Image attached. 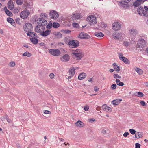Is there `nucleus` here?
Here are the masks:
<instances>
[{"mask_svg": "<svg viewBox=\"0 0 148 148\" xmlns=\"http://www.w3.org/2000/svg\"><path fill=\"white\" fill-rule=\"evenodd\" d=\"M20 19L19 18H18L16 20V22L18 24H20Z\"/></svg>", "mask_w": 148, "mask_h": 148, "instance_id": "nucleus-60", "label": "nucleus"}, {"mask_svg": "<svg viewBox=\"0 0 148 148\" xmlns=\"http://www.w3.org/2000/svg\"><path fill=\"white\" fill-rule=\"evenodd\" d=\"M8 8L10 10H12L14 8V5L12 1L10 0L8 1Z\"/></svg>", "mask_w": 148, "mask_h": 148, "instance_id": "nucleus-20", "label": "nucleus"}, {"mask_svg": "<svg viewBox=\"0 0 148 148\" xmlns=\"http://www.w3.org/2000/svg\"><path fill=\"white\" fill-rule=\"evenodd\" d=\"M114 78L115 79L117 78L120 79L121 77L119 75L117 74H114L113 75Z\"/></svg>", "mask_w": 148, "mask_h": 148, "instance_id": "nucleus-45", "label": "nucleus"}, {"mask_svg": "<svg viewBox=\"0 0 148 148\" xmlns=\"http://www.w3.org/2000/svg\"><path fill=\"white\" fill-rule=\"evenodd\" d=\"M129 34L132 38H134L138 34V31L134 29H131L129 30Z\"/></svg>", "mask_w": 148, "mask_h": 148, "instance_id": "nucleus-10", "label": "nucleus"}, {"mask_svg": "<svg viewBox=\"0 0 148 148\" xmlns=\"http://www.w3.org/2000/svg\"><path fill=\"white\" fill-rule=\"evenodd\" d=\"M75 124L77 126L79 127H82L84 126L83 123L80 121H78Z\"/></svg>", "mask_w": 148, "mask_h": 148, "instance_id": "nucleus-30", "label": "nucleus"}, {"mask_svg": "<svg viewBox=\"0 0 148 148\" xmlns=\"http://www.w3.org/2000/svg\"><path fill=\"white\" fill-rule=\"evenodd\" d=\"M124 85L123 83L122 82H121L119 83L118 84H117L118 85H119L120 86H123Z\"/></svg>", "mask_w": 148, "mask_h": 148, "instance_id": "nucleus-62", "label": "nucleus"}, {"mask_svg": "<svg viewBox=\"0 0 148 148\" xmlns=\"http://www.w3.org/2000/svg\"><path fill=\"white\" fill-rule=\"evenodd\" d=\"M135 70L139 74H141L143 73V71L142 70L139 68L135 69Z\"/></svg>", "mask_w": 148, "mask_h": 148, "instance_id": "nucleus-39", "label": "nucleus"}, {"mask_svg": "<svg viewBox=\"0 0 148 148\" xmlns=\"http://www.w3.org/2000/svg\"><path fill=\"white\" fill-rule=\"evenodd\" d=\"M70 57L68 54H66L60 58L61 60L64 62H66L69 60Z\"/></svg>", "mask_w": 148, "mask_h": 148, "instance_id": "nucleus-11", "label": "nucleus"}, {"mask_svg": "<svg viewBox=\"0 0 148 148\" xmlns=\"http://www.w3.org/2000/svg\"><path fill=\"white\" fill-rule=\"evenodd\" d=\"M82 52V51L79 49H77L75 50H73L72 51V55H74V53H80Z\"/></svg>", "mask_w": 148, "mask_h": 148, "instance_id": "nucleus-35", "label": "nucleus"}, {"mask_svg": "<svg viewBox=\"0 0 148 148\" xmlns=\"http://www.w3.org/2000/svg\"><path fill=\"white\" fill-rule=\"evenodd\" d=\"M121 60L125 64H130V61L126 57H124L122 59H121Z\"/></svg>", "mask_w": 148, "mask_h": 148, "instance_id": "nucleus-34", "label": "nucleus"}, {"mask_svg": "<svg viewBox=\"0 0 148 148\" xmlns=\"http://www.w3.org/2000/svg\"><path fill=\"white\" fill-rule=\"evenodd\" d=\"M4 10L6 14H7L8 16L10 17H11L12 16V14L10 11L9 10L7 9V8L6 7H5L4 8Z\"/></svg>", "mask_w": 148, "mask_h": 148, "instance_id": "nucleus-24", "label": "nucleus"}, {"mask_svg": "<svg viewBox=\"0 0 148 148\" xmlns=\"http://www.w3.org/2000/svg\"><path fill=\"white\" fill-rule=\"evenodd\" d=\"M71 17L75 19H78L81 18V15L79 13H76L72 15Z\"/></svg>", "mask_w": 148, "mask_h": 148, "instance_id": "nucleus-21", "label": "nucleus"}, {"mask_svg": "<svg viewBox=\"0 0 148 148\" xmlns=\"http://www.w3.org/2000/svg\"><path fill=\"white\" fill-rule=\"evenodd\" d=\"M137 94L138 95V97H141L143 96L144 94L140 92H138Z\"/></svg>", "mask_w": 148, "mask_h": 148, "instance_id": "nucleus-44", "label": "nucleus"}, {"mask_svg": "<svg viewBox=\"0 0 148 148\" xmlns=\"http://www.w3.org/2000/svg\"><path fill=\"white\" fill-rule=\"evenodd\" d=\"M147 42L143 39H139L137 42V45L136 46V49L138 51H141L143 50L144 47H146Z\"/></svg>", "mask_w": 148, "mask_h": 148, "instance_id": "nucleus-1", "label": "nucleus"}, {"mask_svg": "<svg viewBox=\"0 0 148 148\" xmlns=\"http://www.w3.org/2000/svg\"><path fill=\"white\" fill-rule=\"evenodd\" d=\"M121 25L118 22H115L112 24V29L115 30L117 31L119 30L121 28Z\"/></svg>", "mask_w": 148, "mask_h": 148, "instance_id": "nucleus-8", "label": "nucleus"}, {"mask_svg": "<svg viewBox=\"0 0 148 148\" xmlns=\"http://www.w3.org/2000/svg\"><path fill=\"white\" fill-rule=\"evenodd\" d=\"M116 85L115 84H113L111 86V88L113 90L115 89L116 87Z\"/></svg>", "mask_w": 148, "mask_h": 148, "instance_id": "nucleus-51", "label": "nucleus"}, {"mask_svg": "<svg viewBox=\"0 0 148 148\" xmlns=\"http://www.w3.org/2000/svg\"><path fill=\"white\" fill-rule=\"evenodd\" d=\"M49 51L51 55L55 56H58L61 53L60 51L57 49H50Z\"/></svg>", "mask_w": 148, "mask_h": 148, "instance_id": "nucleus-5", "label": "nucleus"}, {"mask_svg": "<svg viewBox=\"0 0 148 148\" xmlns=\"http://www.w3.org/2000/svg\"><path fill=\"white\" fill-rule=\"evenodd\" d=\"M89 107L86 105L84 108V110L86 111H87L89 109Z\"/></svg>", "mask_w": 148, "mask_h": 148, "instance_id": "nucleus-57", "label": "nucleus"}, {"mask_svg": "<svg viewBox=\"0 0 148 148\" xmlns=\"http://www.w3.org/2000/svg\"><path fill=\"white\" fill-rule=\"evenodd\" d=\"M52 24L51 23L50 24L49 23V24L47 25L46 26V28L47 29H50L52 27Z\"/></svg>", "mask_w": 148, "mask_h": 148, "instance_id": "nucleus-43", "label": "nucleus"}, {"mask_svg": "<svg viewBox=\"0 0 148 148\" xmlns=\"http://www.w3.org/2000/svg\"><path fill=\"white\" fill-rule=\"evenodd\" d=\"M73 26L75 28H79V25L78 23H74L72 24Z\"/></svg>", "mask_w": 148, "mask_h": 148, "instance_id": "nucleus-42", "label": "nucleus"}, {"mask_svg": "<svg viewBox=\"0 0 148 148\" xmlns=\"http://www.w3.org/2000/svg\"><path fill=\"white\" fill-rule=\"evenodd\" d=\"M140 104L142 106H146V103L143 101H141L140 102Z\"/></svg>", "mask_w": 148, "mask_h": 148, "instance_id": "nucleus-54", "label": "nucleus"}, {"mask_svg": "<svg viewBox=\"0 0 148 148\" xmlns=\"http://www.w3.org/2000/svg\"><path fill=\"white\" fill-rule=\"evenodd\" d=\"M32 34L34 36V37L35 38H38V36H37L36 33H35L34 32H32Z\"/></svg>", "mask_w": 148, "mask_h": 148, "instance_id": "nucleus-55", "label": "nucleus"}, {"mask_svg": "<svg viewBox=\"0 0 148 148\" xmlns=\"http://www.w3.org/2000/svg\"><path fill=\"white\" fill-rule=\"evenodd\" d=\"M129 2L127 1H125V0H122L120 2L121 5L125 8H129V6L127 3Z\"/></svg>", "mask_w": 148, "mask_h": 148, "instance_id": "nucleus-12", "label": "nucleus"}, {"mask_svg": "<svg viewBox=\"0 0 148 148\" xmlns=\"http://www.w3.org/2000/svg\"><path fill=\"white\" fill-rule=\"evenodd\" d=\"M24 30L27 32H32L33 31V27L32 24L29 23H25L23 26Z\"/></svg>", "mask_w": 148, "mask_h": 148, "instance_id": "nucleus-3", "label": "nucleus"}, {"mask_svg": "<svg viewBox=\"0 0 148 148\" xmlns=\"http://www.w3.org/2000/svg\"><path fill=\"white\" fill-rule=\"evenodd\" d=\"M121 101L122 99H118L115 100H114L112 101V104H113L115 106H116L118 105Z\"/></svg>", "mask_w": 148, "mask_h": 148, "instance_id": "nucleus-23", "label": "nucleus"}, {"mask_svg": "<svg viewBox=\"0 0 148 148\" xmlns=\"http://www.w3.org/2000/svg\"><path fill=\"white\" fill-rule=\"evenodd\" d=\"M51 30H47L45 31H43L40 34L43 36L45 37L49 35L51 33Z\"/></svg>", "mask_w": 148, "mask_h": 148, "instance_id": "nucleus-17", "label": "nucleus"}, {"mask_svg": "<svg viewBox=\"0 0 148 148\" xmlns=\"http://www.w3.org/2000/svg\"><path fill=\"white\" fill-rule=\"evenodd\" d=\"M140 145L138 143H136L135 144V148H140Z\"/></svg>", "mask_w": 148, "mask_h": 148, "instance_id": "nucleus-53", "label": "nucleus"}, {"mask_svg": "<svg viewBox=\"0 0 148 148\" xmlns=\"http://www.w3.org/2000/svg\"><path fill=\"white\" fill-rule=\"evenodd\" d=\"M129 134V133L128 132H126L125 133H124L123 134V136L125 137H126Z\"/></svg>", "mask_w": 148, "mask_h": 148, "instance_id": "nucleus-56", "label": "nucleus"}, {"mask_svg": "<svg viewBox=\"0 0 148 148\" xmlns=\"http://www.w3.org/2000/svg\"><path fill=\"white\" fill-rule=\"evenodd\" d=\"M102 108L104 110L106 111V112H110L112 111L111 108L109 107L106 104L103 105Z\"/></svg>", "mask_w": 148, "mask_h": 148, "instance_id": "nucleus-14", "label": "nucleus"}, {"mask_svg": "<svg viewBox=\"0 0 148 148\" xmlns=\"http://www.w3.org/2000/svg\"><path fill=\"white\" fill-rule=\"evenodd\" d=\"M143 133L142 132H138L135 134V137L137 138H139L142 137Z\"/></svg>", "mask_w": 148, "mask_h": 148, "instance_id": "nucleus-26", "label": "nucleus"}, {"mask_svg": "<svg viewBox=\"0 0 148 148\" xmlns=\"http://www.w3.org/2000/svg\"><path fill=\"white\" fill-rule=\"evenodd\" d=\"M77 68H74L73 67L70 69L69 71V74L72 76H73L75 73V71Z\"/></svg>", "mask_w": 148, "mask_h": 148, "instance_id": "nucleus-18", "label": "nucleus"}, {"mask_svg": "<svg viewBox=\"0 0 148 148\" xmlns=\"http://www.w3.org/2000/svg\"><path fill=\"white\" fill-rule=\"evenodd\" d=\"M95 35L99 38H101L104 36V34L101 32H97L94 33Z\"/></svg>", "mask_w": 148, "mask_h": 148, "instance_id": "nucleus-29", "label": "nucleus"}, {"mask_svg": "<svg viewBox=\"0 0 148 148\" xmlns=\"http://www.w3.org/2000/svg\"><path fill=\"white\" fill-rule=\"evenodd\" d=\"M144 11L143 12V14L145 16L148 17V6H144Z\"/></svg>", "mask_w": 148, "mask_h": 148, "instance_id": "nucleus-16", "label": "nucleus"}, {"mask_svg": "<svg viewBox=\"0 0 148 148\" xmlns=\"http://www.w3.org/2000/svg\"><path fill=\"white\" fill-rule=\"evenodd\" d=\"M62 32H63L66 34L70 33L71 31L70 30H61Z\"/></svg>", "mask_w": 148, "mask_h": 148, "instance_id": "nucleus-47", "label": "nucleus"}, {"mask_svg": "<svg viewBox=\"0 0 148 148\" xmlns=\"http://www.w3.org/2000/svg\"><path fill=\"white\" fill-rule=\"evenodd\" d=\"M19 11V10L17 8H14L13 10V12L14 13H17Z\"/></svg>", "mask_w": 148, "mask_h": 148, "instance_id": "nucleus-49", "label": "nucleus"}, {"mask_svg": "<svg viewBox=\"0 0 148 148\" xmlns=\"http://www.w3.org/2000/svg\"><path fill=\"white\" fill-rule=\"evenodd\" d=\"M143 0H137L134 2L133 5L135 7H138L141 4V2Z\"/></svg>", "mask_w": 148, "mask_h": 148, "instance_id": "nucleus-22", "label": "nucleus"}, {"mask_svg": "<svg viewBox=\"0 0 148 148\" xmlns=\"http://www.w3.org/2000/svg\"><path fill=\"white\" fill-rule=\"evenodd\" d=\"M40 16L42 18L45 17L47 18L48 17V16L46 13H42L40 14Z\"/></svg>", "mask_w": 148, "mask_h": 148, "instance_id": "nucleus-41", "label": "nucleus"}, {"mask_svg": "<svg viewBox=\"0 0 148 148\" xmlns=\"http://www.w3.org/2000/svg\"><path fill=\"white\" fill-rule=\"evenodd\" d=\"M37 20L38 22H39L43 24L42 26H45L47 25V21L46 20L44 19L43 18H39Z\"/></svg>", "mask_w": 148, "mask_h": 148, "instance_id": "nucleus-15", "label": "nucleus"}, {"mask_svg": "<svg viewBox=\"0 0 148 148\" xmlns=\"http://www.w3.org/2000/svg\"><path fill=\"white\" fill-rule=\"evenodd\" d=\"M16 2L18 5H21L23 3V0H16Z\"/></svg>", "mask_w": 148, "mask_h": 148, "instance_id": "nucleus-40", "label": "nucleus"}, {"mask_svg": "<svg viewBox=\"0 0 148 148\" xmlns=\"http://www.w3.org/2000/svg\"><path fill=\"white\" fill-rule=\"evenodd\" d=\"M99 90V88L96 86H95L94 88V90L95 91H97Z\"/></svg>", "mask_w": 148, "mask_h": 148, "instance_id": "nucleus-61", "label": "nucleus"}, {"mask_svg": "<svg viewBox=\"0 0 148 148\" xmlns=\"http://www.w3.org/2000/svg\"><path fill=\"white\" fill-rule=\"evenodd\" d=\"M113 36H114V38L116 40H119L121 39V37L122 36V34L120 33L117 34H116V35L114 36L113 35Z\"/></svg>", "mask_w": 148, "mask_h": 148, "instance_id": "nucleus-28", "label": "nucleus"}, {"mask_svg": "<svg viewBox=\"0 0 148 148\" xmlns=\"http://www.w3.org/2000/svg\"><path fill=\"white\" fill-rule=\"evenodd\" d=\"M53 27L54 28H57L59 27L60 26V24L57 22H53L52 24Z\"/></svg>", "mask_w": 148, "mask_h": 148, "instance_id": "nucleus-37", "label": "nucleus"}, {"mask_svg": "<svg viewBox=\"0 0 148 148\" xmlns=\"http://www.w3.org/2000/svg\"><path fill=\"white\" fill-rule=\"evenodd\" d=\"M29 14L30 12L29 11H23L21 12L20 16L21 18L23 19H25Z\"/></svg>", "mask_w": 148, "mask_h": 148, "instance_id": "nucleus-9", "label": "nucleus"}, {"mask_svg": "<svg viewBox=\"0 0 148 148\" xmlns=\"http://www.w3.org/2000/svg\"><path fill=\"white\" fill-rule=\"evenodd\" d=\"M53 34L54 35L56 36L57 38H60L62 36V34L59 32H54Z\"/></svg>", "mask_w": 148, "mask_h": 148, "instance_id": "nucleus-31", "label": "nucleus"}, {"mask_svg": "<svg viewBox=\"0 0 148 148\" xmlns=\"http://www.w3.org/2000/svg\"><path fill=\"white\" fill-rule=\"evenodd\" d=\"M129 131L131 134H135L136 131L133 129H130Z\"/></svg>", "mask_w": 148, "mask_h": 148, "instance_id": "nucleus-46", "label": "nucleus"}, {"mask_svg": "<svg viewBox=\"0 0 148 148\" xmlns=\"http://www.w3.org/2000/svg\"><path fill=\"white\" fill-rule=\"evenodd\" d=\"M49 14L51 17V18L54 19L57 18L59 16L58 13L54 10L51 11L49 13Z\"/></svg>", "mask_w": 148, "mask_h": 148, "instance_id": "nucleus-7", "label": "nucleus"}, {"mask_svg": "<svg viewBox=\"0 0 148 148\" xmlns=\"http://www.w3.org/2000/svg\"><path fill=\"white\" fill-rule=\"evenodd\" d=\"M30 40L32 42L34 45L37 44L38 42V40L37 38H32L30 39Z\"/></svg>", "mask_w": 148, "mask_h": 148, "instance_id": "nucleus-33", "label": "nucleus"}, {"mask_svg": "<svg viewBox=\"0 0 148 148\" xmlns=\"http://www.w3.org/2000/svg\"><path fill=\"white\" fill-rule=\"evenodd\" d=\"M119 55V58L121 60V59H122L124 57L123 56L122 54L121 53H118Z\"/></svg>", "mask_w": 148, "mask_h": 148, "instance_id": "nucleus-48", "label": "nucleus"}, {"mask_svg": "<svg viewBox=\"0 0 148 148\" xmlns=\"http://www.w3.org/2000/svg\"><path fill=\"white\" fill-rule=\"evenodd\" d=\"M86 76V75L84 73H82L78 76V78L79 80H82L85 78Z\"/></svg>", "mask_w": 148, "mask_h": 148, "instance_id": "nucleus-25", "label": "nucleus"}, {"mask_svg": "<svg viewBox=\"0 0 148 148\" xmlns=\"http://www.w3.org/2000/svg\"><path fill=\"white\" fill-rule=\"evenodd\" d=\"M37 22L38 24L39 25H37L35 28V31L37 33H39L40 32V28L43 25L41 23L39 22H38L37 20Z\"/></svg>", "mask_w": 148, "mask_h": 148, "instance_id": "nucleus-13", "label": "nucleus"}, {"mask_svg": "<svg viewBox=\"0 0 148 148\" xmlns=\"http://www.w3.org/2000/svg\"><path fill=\"white\" fill-rule=\"evenodd\" d=\"M78 37L79 38L82 39H88L90 37L88 34L84 32L80 33Z\"/></svg>", "mask_w": 148, "mask_h": 148, "instance_id": "nucleus-6", "label": "nucleus"}, {"mask_svg": "<svg viewBox=\"0 0 148 148\" xmlns=\"http://www.w3.org/2000/svg\"><path fill=\"white\" fill-rule=\"evenodd\" d=\"M67 43L69 47L71 48H77L79 45V42L76 40H70Z\"/></svg>", "mask_w": 148, "mask_h": 148, "instance_id": "nucleus-4", "label": "nucleus"}, {"mask_svg": "<svg viewBox=\"0 0 148 148\" xmlns=\"http://www.w3.org/2000/svg\"><path fill=\"white\" fill-rule=\"evenodd\" d=\"M82 53H74V55H72V56H75V57L77 58V60H80L83 57V55Z\"/></svg>", "mask_w": 148, "mask_h": 148, "instance_id": "nucleus-19", "label": "nucleus"}, {"mask_svg": "<svg viewBox=\"0 0 148 148\" xmlns=\"http://www.w3.org/2000/svg\"><path fill=\"white\" fill-rule=\"evenodd\" d=\"M51 112L48 110H45L44 111V113L45 114L50 113Z\"/></svg>", "mask_w": 148, "mask_h": 148, "instance_id": "nucleus-58", "label": "nucleus"}, {"mask_svg": "<svg viewBox=\"0 0 148 148\" xmlns=\"http://www.w3.org/2000/svg\"><path fill=\"white\" fill-rule=\"evenodd\" d=\"M49 76L51 78H53L54 77V75L53 73H51L50 74Z\"/></svg>", "mask_w": 148, "mask_h": 148, "instance_id": "nucleus-59", "label": "nucleus"}, {"mask_svg": "<svg viewBox=\"0 0 148 148\" xmlns=\"http://www.w3.org/2000/svg\"><path fill=\"white\" fill-rule=\"evenodd\" d=\"M87 21L90 25H94L97 23L96 17L94 15L89 16L87 17Z\"/></svg>", "mask_w": 148, "mask_h": 148, "instance_id": "nucleus-2", "label": "nucleus"}, {"mask_svg": "<svg viewBox=\"0 0 148 148\" xmlns=\"http://www.w3.org/2000/svg\"><path fill=\"white\" fill-rule=\"evenodd\" d=\"M144 10V8L141 6L139 7L137 9V12L140 15H142L141 13L143 14V12Z\"/></svg>", "mask_w": 148, "mask_h": 148, "instance_id": "nucleus-32", "label": "nucleus"}, {"mask_svg": "<svg viewBox=\"0 0 148 148\" xmlns=\"http://www.w3.org/2000/svg\"><path fill=\"white\" fill-rule=\"evenodd\" d=\"M31 54L28 51L25 52L23 54V56H27L28 57H30L31 56Z\"/></svg>", "mask_w": 148, "mask_h": 148, "instance_id": "nucleus-38", "label": "nucleus"}, {"mask_svg": "<svg viewBox=\"0 0 148 148\" xmlns=\"http://www.w3.org/2000/svg\"><path fill=\"white\" fill-rule=\"evenodd\" d=\"M113 65L114 69H115L116 71H120V68L119 67L117 66L115 63L113 64Z\"/></svg>", "mask_w": 148, "mask_h": 148, "instance_id": "nucleus-36", "label": "nucleus"}, {"mask_svg": "<svg viewBox=\"0 0 148 148\" xmlns=\"http://www.w3.org/2000/svg\"><path fill=\"white\" fill-rule=\"evenodd\" d=\"M38 45H39L41 46H44L45 45V44L43 42L39 43Z\"/></svg>", "mask_w": 148, "mask_h": 148, "instance_id": "nucleus-64", "label": "nucleus"}, {"mask_svg": "<svg viewBox=\"0 0 148 148\" xmlns=\"http://www.w3.org/2000/svg\"><path fill=\"white\" fill-rule=\"evenodd\" d=\"M27 32V35L29 37H32V35H33V34H32V32Z\"/></svg>", "mask_w": 148, "mask_h": 148, "instance_id": "nucleus-50", "label": "nucleus"}, {"mask_svg": "<svg viewBox=\"0 0 148 148\" xmlns=\"http://www.w3.org/2000/svg\"><path fill=\"white\" fill-rule=\"evenodd\" d=\"M9 65L10 66L14 67L15 65V64L14 62H11L10 63Z\"/></svg>", "mask_w": 148, "mask_h": 148, "instance_id": "nucleus-52", "label": "nucleus"}, {"mask_svg": "<svg viewBox=\"0 0 148 148\" xmlns=\"http://www.w3.org/2000/svg\"><path fill=\"white\" fill-rule=\"evenodd\" d=\"M6 119L7 120L8 122L10 123L11 122V120L8 118V117L7 116H6Z\"/></svg>", "mask_w": 148, "mask_h": 148, "instance_id": "nucleus-63", "label": "nucleus"}, {"mask_svg": "<svg viewBox=\"0 0 148 148\" xmlns=\"http://www.w3.org/2000/svg\"><path fill=\"white\" fill-rule=\"evenodd\" d=\"M7 21L10 23L12 25L14 26L15 25V23L14 20L10 17H8L7 18Z\"/></svg>", "mask_w": 148, "mask_h": 148, "instance_id": "nucleus-27", "label": "nucleus"}]
</instances>
